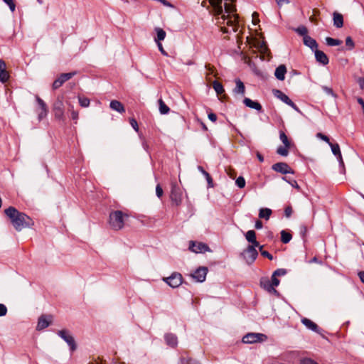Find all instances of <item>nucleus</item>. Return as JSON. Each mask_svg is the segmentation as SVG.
<instances>
[{"label": "nucleus", "instance_id": "obj_38", "mask_svg": "<svg viewBox=\"0 0 364 364\" xmlns=\"http://www.w3.org/2000/svg\"><path fill=\"white\" fill-rule=\"evenodd\" d=\"M279 139H280V140L282 141V142L283 143L284 145H285L287 146H291V144L290 141L289 140L287 136L286 135V134L283 131H280L279 132Z\"/></svg>", "mask_w": 364, "mask_h": 364}, {"label": "nucleus", "instance_id": "obj_33", "mask_svg": "<svg viewBox=\"0 0 364 364\" xmlns=\"http://www.w3.org/2000/svg\"><path fill=\"white\" fill-rule=\"evenodd\" d=\"M155 31L156 32V42L164 41L166 37V32L161 28H156Z\"/></svg>", "mask_w": 364, "mask_h": 364}, {"label": "nucleus", "instance_id": "obj_32", "mask_svg": "<svg viewBox=\"0 0 364 364\" xmlns=\"http://www.w3.org/2000/svg\"><path fill=\"white\" fill-rule=\"evenodd\" d=\"M159 112L161 114H168L170 111L169 107L165 104L162 99L159 100Z\"/></svg>", "mask_w": 364, "mask_h": 364}, {"label": "nucleus", "instance_id": "obj_63", "mask_svg": "<svg viewBox=\"0 0 364 364\" xmlns=\"http://www.w3.org/2000/svg\"><path fill=\"white\" fill-rule=\"evenodd\" d=\"M277 4L279 6H282V5H284V4H288L289 3V1L288 0H276Z\"/></svg>", "mask_w": 364, "mask_h": 364}, {"label": "nucleus", "instance_id": "obj_4", "mask_svg": "<svg viewBox=\"0 0 364 364\" xmlns=\"http://www.w3.org/2000/svg\"><path fill=\"white\" fill-rule=\"evenodd\" d=\"M171 201L177 206L181 205L182 201V191L180 187L176 183H171V190L170 195Z\"/></svg>", "mask_w": 364, "mask_h": 364}, {"label": "nucleus", "instance_id": "obj_64", "mask_svg": "<svg viewBox=\"0 0 364 364\" xmlns=\"http://www.w3.org/2000/svg\"><path fill=\"white\" fill-rule=\"evenodd\" d=\"M360 281L364 284V271H360L358 273Z\"/></svg>", "mask_w": 364, "mask_h": 364}, {"label": "nucleus", "instance_id": "obj_56", "mask_svg": "<svg viewBox=\"0 0 364 364\" xmlns=\"http://www.w3.org/2000/svg\"><path fill=\"white\" fill-rule=\"evenodd\" d=\"M284 214L286 217L289 218L292 214V208L290 206H288L284 210Z\"/></svg>", "mask_w": 364, "mask_h": 364}, {"label": "nucleus", "instance_id": "obj_41", "mask_svg": "<svg viewBox=\"0 0 364 364\" xmlns=\"http://www.w3.org/2000/svg\"><path fill=\"white\" fill-rule=\"evenodd\" d=\"M79 104L82 107H87L90 105V100L87 97H78Z\"/></svg>", "mask_w": 364, "mask_h": 364}, {"label": "nucleus", "instance_id": "obj_45", "mask_svg": "<svg viewBox=\"0 0 364 364\" xmlns=\"http://www.w3.org/2000/svg\"><path fill=\"white\" fill-rule=\"evenodd\" d=\"M3 1L9 6L12 12L15 11L16 5L13 0H3Z\"/></svg>", "mask_w": 364, "mask_h": 364}, {"label": "nucleus", "instance_id": "obj_9", "mask_svg": "<svg viewBox=\"0 0 364 364\" xmlns=\"http://www.w3.org/2000/svg\"><path fill=\"white\" fill-rule=\"evenodd\" d=\"M76 75V72H71L61 74L53 83V89L57 90L61 87L64 82L72 78Z\"/></svg>", "mask_w": 364, "mask_h": 364}, {"label": "nucleus", "instance_id": "obj_40", "mask_svg": "<svg viewBox=\"0 0 364 364\" xmlns=\"http://www.w3.org/2000/svg\"><path fill=\"white\" fill-rule=\"evenodd\" d=\"M36 102H37V103L38 104V105H39V107L41 108V110L48 111V107H47L46 104L45 103V102L41 98H40L39 96L36 95Z\"/></svg>", "mask_w": 364, "mask_h": 364}, {"label": "nucleus", "instance_id": "obj_60", "mask_svg": "<svg viewBox=\"0 0 364 364\" xmlns=\"http://www.w3.org/2000/svg\"><path fill=\"white\" fill-rule=\"evenodd\" d=\"M208 117V119L213 122H215L217 120V116L214 113H209Z\"/></svg>", "mask_w": 364, "mask_h": 364}, {"label": "nucleus", "instance_id": "obj_17", "mask_svg": "<svg viewBox=\"0 0 364 364\" xmlns=\"http://www.w3.org/2000/svg\"><path fill=\"white\" fill-rule=\"evenodd\" d=\"M314 53L317 62L321 63L323 65H326L328 63V58L323 51L316 49L314 50Z\"/></svg>", "mask_w": 364, "mask_h": 364}, {"label": "nucleus", "instance_id": "obj_39", "mask_svg": "<svg viewBox=\"0 0 364 364\" xmlns=\"http://www.w3.org/2000/svg\"><path fill=\"white\" fill-rule=\"evenodd\" d=\"M295 31L300 36H303V38L305 37V36H308V30L306 28V26H299L297 28L295 29Z\"/></svg>", "mask_w": 364, "mask_h": 364}, {"label": "nucleus", "instance_id": "obj_21", "mask_svg": "<svg viewBox=\"0 0 364 364\" xmlns=\"http://www.w3.org/2000/svg\"><path fill=\"white\" fill-rule=\"evenodd\" d=\"M303 42L306 46L310 48L312 50H315L318 48V43L316 40L309 36H305L303 38Z\"/></svg>", "mask_w": 364, "mask_h": 364}, {"label": "nucleus", "instance_id": "obj_22", "mask_svg": "<svg viewBox=\"0 0 364 364\" xmlns=\"http://www.w3.org/2000/svg\"><path fill=\"white\" fill-rule=\"evenodd\" d=\"M287 73V68L284 65H280L278 66L274 72V75L279 80H284L285 78V74Z\"/></svg>", "mask_w": 364, "mask_h": 364}, {"label": "nucleus", "instance_id": "obj_6", "mask_svg": "<svg viewBox=\"0 0 364 364\" xmlns=\"http://www.w3.org/2000/svg\"><path fill=\"white\" fill-rule=\"evenodd\" d=\"M267 339V336L259 333H249L242 338V342L245 343H254L264 341Z\"/></svg>", "mask_w": 364, "mask_h": 364}, {"label": "nucleus", "instance_id": "obj_36", "mask_svg": "<svg viewBox=\"0 0 364 364\" xmlns=\"http://www.w3.org/2000/svg\"><path fill=\"white\" fill-rule=\"evenodd\" d=\"M291 146H287L284 145L283 146H280L277 149V153L282 156H287L289 154V149Z\"/></svg>", "mask_w": 364, "mask_h": 364}, {"label": "nucleus", "instance_id": "obj_37", "mask_svg": "<svg viewBox=\"0 0 364 364\" xmlns=\"http://www.w3.org/2000/svg\"><path fill=\"white\" fill-rule=\"evenodd\" d=\"M213 87L218 95H220L224 92V88L223 85L218 81H214L213 83Z\"/></svg>", "mask_w": 364, "mask_h": 364}, {"label": "nucleus", "instance_id": "obj_24", "mask_svg": "<svg viewBox=\"0 0 364 364\" xmlns=\"http://www.w3.org/2000/svg\"><path fill=\"white\" fill-rule=\"evenodd\" d=\"M236 87L233 90V92L235 95L240 94L244 95L245 92V87L244 83L240 79H235V80Z\"/></svg>", "mask_w": 364, "mask_h": 364}, {"label": "nucleus", "instance_id": "obj_12", "mask_svg": "<svg viewBox=\"0 0 364 364\" xmlns=\"http://www.w3.org/2000/svg\"><path fill=\"white\" fill-rule=\"evenodd\" d=\"M272 168L277 172L281 173L282 174L287 173H294L293 170L289 167V166L284 162H279L274 164Z\"/></svg>", "mask_w": 364, "mask_h": 364}, {"label": "nucleus", "instance_id": "obj_48", "mask_svg": "<svg viewBox=\"0 0 364 364\" xmlns=\"http://www.w3.org/2000/svg\"><path fill=\"white\" fill-rule=\"evenodd\" d=\"M181 364H200L197 360H195L191 358L188 359H182Z\"/></svg>", "mask_w": 364, "mask_h": 364}, {"label": "nucleus", "instance_id": "obj_25", "mask_svg": "<svg viewBox=\"0 0 364 364\" xmlns=\"http://www.w3.org/2000/svg\"><path fill=\"white\" fill-rule=\"evenodd\" d=\"M109 107L112 109L119 113H124L125 112L124 105L118 100H112Z\"/></svg>", "mask_w": 364, "mask_h": 364}, {"label": "nucleus", "instance_id": "obj_23", "mask_svg": "<svg viewBox=\"0 0 364 364\" xmlns=\"http://www.w3.org/2000/svg\"><path fill=\"white\" fill-rule=\"evenodd\" d=\"M246 240L252 243V245L259 247V243L256 240V233L254 230H248L245 234Z\"/></svg>", "mask_w": 364, "mask_h": 364}, {"label": "nucleus", "instance_id": "obj_13", "mask_svg": "<svg viewBox=\"0 0 364 364\" xmlns=\"http://www.w3.org/2000/svg\"><path fill=\"white\" fill-rule=\"evenodd\" d=\"M208 269L204 267L198 268L192 274L191 277L198 282H203L205 280Z\"/></svg>", "mask_w": 364, "mask_h": 364}, {"label": "nucleus", "instance_id": "obj_18", "mask_svg": "<svg viewBox=\"0 0 364 364\" xmlns=\"http://www.w3.org/2000/svg\"><path fill=\"white\" fill-rule=\"evenodd\" d=\"M209 2L213 6L215 16H218L223 14V0H209Z\"/></svg>", "mask_w": 364, "mask_h": 364}, {"label": "nucleus", "instance_id": "obj_43", "mask_svg": "<svg viewBox=\"0 0 364 364\" xmlns=\"http://www.w3.org/2000/svg\"><path fill=\"white\" fill-rule=\"evenodd\" d=\"M282 179L284 181H287V183H289L292 187L295 188L298 191L301 190V188L299 186V184L297 183L296 181H295V180L288 181L286 177H283Z\"/></svg>", "mask_w": 364, "mask_h": 364}, {"label": "nucleus", "instance_id": "obj_57", "mask_svg": "<svg viewBox=\"0 0 364 364\" xmlns=\"http://www.w3.org/2000/svg\"><path fill=\"white\" fill-rule=\"evenodd\" d=\"M48 113V111L41 110V112L38 114V119L40 121L42 120L43 118H45L47 116Z\"/></svg>", "mask_w": 364, "mask_h": 364}, {"label": "nucleus", "instance_id": "obj_27", "mask_svg": "<svg viewBox=\"0 0 364 364\" xmlns=\"http://www.w3.org/2000/svg\"><path fill=\"white\" fill-rule=\"evenodd\" d=\"M333 25H334V26H336V28H338L343 27V17L342 14H341L338 12L333 13Z\"/></svg>", "mask_w": 364, "mask_h": 364}, {"label": "nucleus", "instance_id": "obj_62", "mask_svg": "<svg viewBox=\"0 0 364 364\" xmlns=\"http://www.w3.org/2000/svg\"><path fill=\"white\" fill-rule=\"evenodd\" d=\"M255 227L256 229H262L263 227L262 223L260 220H257L255 222Z\"/></svg>", "mask_w": 364, "mask_h": 364}, {"label": "nucleus", "instance_id": "obj_58", "mask_svg": "<svg viewBox=\"0 0 364 364\" xmlns=\"http://www.w3.org/2000/svg\"><path fill=\"white\" fill-rule=\"evenodd\" d=\"M70 113H71L72 119L77 121L78 119V112L75 109H72V112H70Z\"/></svg>", "mask_w": 364, "mask_h": 364}, {"label": "nucleus", "instance_id": "obj_8", "mask_svg": "<svg viewBox=\"0 0 364 364\" xmlns=\"http://www.w3.org/2000/svg\"><path fill=\"white\" fill-rule=\"evenodd\" d=\"M274 95L282 100L285 104L288 105L291 107H292L294 110H296L298 112H300V109L299 107L296 105L294 102H292L291 100L289 99V97L284 94L283 92H282L279 90H273Z\"/></svg>", "mask_w": 364, "mask_h": 364}, {"label": "nucleus", "instance_id": "obj_55", "mask_svg": "<svg viewBox=\"0 0 364 364\" xmlns=\"http://www.w3.org/2000/svg\"><path fill=\"white\" fill-rule=\"evenodd\" d=\"M261 255L264 257H267L270 260L273 259V256L266 250L261 251Z\"/></svg>", "mask_w": 364, "mask_h": 364}, {"label": "nucleus", "instance_id": "obj_47", "mask_svg": "<svg viewBox=\"0 0 364 364\" xmlns=\"http://www.w3.org/2000/svg\"><path fill=\"white\" fill-rule=\"evenodd\" d=\"M346 45L349 48L350 50H352L354 48V43L351 37L348 36L346 38Z\"/></svg>", "mask_w": 364, "mask_h": 364}, {"label": "nucleus", "instance_id": "obj_10", "mask_svg": "<svg viewBox=\"0 0 364 364\" xmlns=\"http://www.w3.org/2000/svg\"><path fill=\"white\" fill-rule=\"evenodd\" d=\"M58 335L63 338L70 346L71 350L76 348L75 342L73 336L66 330H61L58 332Z\"/></svg>", "mask_w": 364, "mask_h": 364}, {"label": "nucleus", "instance_id": "obj_31", "mask_svg": "<svg viewBox=\"0 0 364 364\" xmlns=\"http://www.w3.org/2000/svg\"><path fill=\"white\" fill-rule=\"evenodd\" d=\"M272 210L269 208H261L259 210V217L260 218H264L266 220H269L271 214H272Z\"/></svg>", "mask_w": 364, "mask_h": 364}, {"label": "nucleus", "instance_id": "obj_5", "mask_svg": "<svg viewBox=\"0 0 364 364\" xmlns=\"http://www.w3.org/2000/svg\"><path fill=\"white\" fill-rule=\"evenodd\" d=\"M163 281L171 287L176 288L182 284L183 277L180 273L173 272L170 277L163 278Z\"/></svg>", "mask_w": 364, "mask_h": 364}, {"label": "nucleus", "instance_id": "obj_35", "mask_svg": "<svg viewBox=\"0 0 364 364\" xmlns=\"http://www.w3.org/2000/svg\"><path fill=\"white\" fill-rule=\"evenodd\" d=\"M291 235L286 230L281 231V240L283 243L287 244L291 240Z\"/></svg>", "mask_w": 364, "mask_h": 364}, {"label": "nucleus", "instance_id": "obj_16", "mask_svg": "<svg viewBox=\"0 0 364 364\" xmlns=\"http://www.w3.org/2000/svg\"><path fill=\"white\" fill-rule=\"evenodd\" d=\"M9 74L6 69V63L3 60H0V82L4 83L8 81Z\"/></svg>", "mask_w": 364, "mask_h": 364}, {"label": "nucleus", "instance_id": "obj_19", "mask_svg": "<svg viewBox=\"0 0 364 364\" xmlns=\"http://www.w3.org/2000/svg\"><path fill=\"white\" fill-rule=\"evenodd\" d=\"M50 323V321H49L47 318V316L42 315L39 318L37 323L36 329L38 331L43 330L47 328Z\"/></svg>", "mask_w": 364, "mask_h": 364}, {"label": "nucleus", "instance_id": "obj_53", "mask_svg": "<svg viewBox=\"0 0 364 364\" xmlns=\"http://www.w3.org/2000/svg\"><path fill=\"white\" fill-rule=\"evenodd\" d=\"M163 193L164 192L160 184H158L156 187V194L157 197L160 198L163 196Z\"/></svg>", "mask_w": 364, "mask_h": 364}, {"label": "nucleus", "instance_id": "obj_54", "mask_svg": "<svg viewBox=\"0 0 364 364\" xmlns=\"http://www.w3.org/2000/svg\"><path fill=\"white\" fill-rule=\"evenodd\" d=\"M301 364H318V363L310 358H304V359L301 360Z\"/></svg>", "mask_w": 364, "mask_h": 364}, {"label": "nucleus", "instance_id": "obj_59", "mask_svg": "<svg viewBox=\"0 0 364 364\" xmlns=\"http://www.w3.org/2000/svg\"><path fill=\"white\" fill-rule=\"evenodd\" d=\"M159 50L164 55H167V53L164 50L162 44L160 42H156Z\"/></svg>", "mask_w": 364, "mask_h": 364}, {"label": "nucleus", "instance_id": "obj_3", "mask_svg": "<svg viewBox=\"0 0 364 364\" xmlns=\"http://www.w3.org/2000/svg\"><path fill=\"white\" fill-rule=\"evenodd\" d=\"M121 210H114L109 213V226L113 230H122L124 226L125 218H127Z\"/></svg>", "mask_w": 364, "mask_h": 364}, {"label": "nucleus", "instance_id": "obj_49", "mask_svg": "<svg viewBox=\"0 0 364 364\" xmlns=\"http://www.w3.org/2000/svg\"><path fill=\"white\" fill-rule=\"evenodd\" d=\"M130 124L132 127V128L136 131H139V126L136 120L134 118L130 119L129 120Z\"/></svg>", "mask_w": 364, "mask_h": 364}, {"label": "nucleus", "instance_id": "obj_14", "mask_svg": "<svg viewBox=\"0 0 364 364\" xmlns=\"http://www.w3.org/2000/svg\"><path fill=\"white\" fill-rule=\"evenodd\" d=\"M64 105L60 100H58L53 105V111L56 118L63 119L64 118Z\"/></svg>", "mask_w": 364, "mask_h": 364}, {"label": "nucleus", "instance_id": "obj_28", "mask_svg": "<svg viewBox=\"0 0 364 364\" xmlns=\"http://www.w3.org/2000/svg\"><path fill=\"white\" fill-rule=\"evenodd\" d=\"M165 339H166V343L168 346H170L171 347H175L177 346L178 339H177L176 336H175L174 334H172V333L166 334L165 336Z\"/></svg>", "mask_w": 364, "mask_h": 364}, {"label": "nucleus", "instance_id": "obj_61", "mask_svg": "<svg viewBox=\"0 0 364 364\" xmlns=\"http://www.w3.org/2000/svg\"><path fill=\"white\" fill-rule=\"evenodd\" d=\"M252 22L254 24H256L257 21H259V19H258V14L256 13V12H254L252 14Z\"/></svg>", "mask_w": 364, "mask_h": 364}, {"label": "nucleus", "instance_id": "obj_30", "mask_svg": "<svg viewBox=\"0 0 364 364\" xmlns=\"http://www.w3.org/2000/svg\"><path fill=\"white\" fill-rule=\"evenodd\" d=\"M198 170L205 177L207 182L208 183V186L213 187V180L210 174L205 170H204V168L200 166H198Z\"/></svg>", "mask_w": 364, "mask_h": 364}, {"label": "nucleus", "instance_id": "obj_50", "mask_svg": "<svg viewBox=\"0 0 364 364\" xmlns=\"http://www.w3.org/2000/svg\"><path fill=\"white\" fill-rule=\"evenodd\" d=\"M7 311L8 310L6 306L3 304H0V316L1 317L6 316Z\"/></svg>", "mask_w": 364, "mask_h": 364}, {"label": "nucleus", "instance_id": "obj_51", "mask_svg": "<svg viewBox=\"0 0 364 364\" xmlns=\"http://www.w3.org/2000/svg\"><path fill=\"white\" fill-rule=\"evenodd\" d=\"M316 136L318 138L321 139V140L326 141V143H328V144H330V142H331L329 140V138L327 136L323 134L322 133H320V132L317 133Z\"/></svg>", "mask_w": 364, "mask_h": 364}, {"label": "nucleus", "instance_id": "obj_34", "mask_svg": "<svg viewBox=\"0 0 364 364\" xmlns=\"http://www.w3.org/2000/svg\"><path fill=\"white\" fill-rule=\"evenodd\" d=\"M326 43L328 46H337L342 44V41L331 37L326 38Z\"/></svg>", "mask_w": 364, "mask_h": 364}, {"label": "nucleus", "instance_id": "obj_29", "mask_svg": "<svg viewBox=\"0 0 364 364\" xmlns=\"http://www.w3.org/2000/svg\"><path fill=\"white\" fill-rule=\"evenodd\" d=\"M279 284V280L277 279V277L274 276L272 274V278H271V282L268 284V287H267V289L269 292H276L274 287H277Z\"/></svg>", "mask_w": 364, "mask_h": 364}, {"label": "nucleus", "instance_id": "obj_52", "mask_svg": "<svg viewBox=\"0 0 364 364\" xmlns=\"http://www.w3.org/2000/svg\"><path fill=\"white\" fill-rule=\"evenodd\" d=\"M225 11L226 13L230 15V13L233 12L235 11V8L233 6H231L227 3L225 4Z\"/></svg>", "mask_w": 364, "mask_h": 364}, {"label": "nucleus", "instance_id": "obj_20", "mask_svg": "<svg viewBox=\"0 0 364 364\" xmlns=\"http://www.w3.org/2000/svg\"><path fill=\"white\" fill-rule=\"evenodd\" d=\"M243 103L245 106L256 109L257 111L262 110V105L257 101H253L250 98L245 97L243 100Z\"/></svg>", "mask_w": 364, "mask_h": 364}, {"label": "nucleus", "instance_id": "obj_26", "mask_svg": "<svg viewBox=\"0 0 364 364\" xmlns=\"http://www.w3.org/2000/svg\"><path fill=\"white\" fill-rule=\"evenodd\" d=\"M301 323L309 329L314 331V332H318V326L313 322L311 320L304 318L301 319Z\"/></svg>", "mask_w": 364, "mask_h": 364}, {"label": "nucleus", "instance_id": "obj_42", "mask_svg": "<svg viewBox=\"0 0 364 364\" xmlns=\"http://www.w3.org/2000/svg\"><path fill=\"white\" fill-rule=\"evenodd\" d=\"M235 183L240 188H244L245 186V180L244 177L239 176L238 178H237Z\"/></svg>", "mask_w": 364, "mask_h": 364}, {"label": "nucleus", "instance_id": "obj_15", "mask_svg": "<svg viewBox=\"0 0 364 364\" xmlns=\"http://www.w3.org/2000/svg\"><path fill=\"white\" fill-rule=\"evenodd\" d=\"M328 145L330 146V147L331 149L332 153L337 157L340 165L343 166L344 163L343 161V158H342L339 145L338 144H333L331 142H330V144H328Z\"/></svg>", "mask_w": 364, "mask_h": 364}, {"label": "nucleus", "instance_id": "obj_2", "mask_svg": "<svg viewBox=\"0 0 364 364\" xmlns=\"http://www.w3.org/2000/svg\"><path fill=\"white\" fill-rule=\"evenodd\" d=\"M217 23L220 25V30L225 33L236 32L238 29V23L235 15H222L220 17L217 18Z\"/></svg>", "mask_w": 364, "mask_h": 364}, {"label": "nucleus", "instance_id": "obj_1", "mask_svg": "<svg viewBox=\"0 0 364 364\" xmlns=\"http://www.w3.org/2000/svg\"><path fill=\"white\" fill-rule=\"evenodd\" d=\"M4 213L9 218L11 224L17 231L33 225V221L24 213L18 211L14 207L10 206L5 209Z\"/></svg>", "mask_w": 364, "mask_h": 364}, {"label": "nucleus", "instance_id": "obj_11", "mask_svg": "<svg viewBox=\"0 0 364 364\" xmlns=\"http://www.w3.org/2000/svg\"><path fill=\"white\" fill-rule=\"evenodd\" d=\"M189 250L195 253H202L210 250L207 245L202 242L197 243L193 241L190 242Z\"/></svg>", "mask_w": 364, "mask_h": 364}, {"label": "nucleus", "instance_id": "obj_44", "mask_svg": "<svg viewBox=\"0 0 364 364\" xmlns=\"http://www.w3.org/2000/svg\"><path fill=\"white\" fill-rule=\"evenodd\" d=\"M322 90L328 95H331L333 97L336 98L337 95L334 93L333 90L328 87L323 86Z\"/></svg>", "mask_w": 364, "mask_h": 364}, {"label": "nucleus", "instance_id": "obj_7", "mask_svg": "<svg viewBox=\"0 0 364 364\" xmlns=\"http://www.w3.org/2000/svg\"><path fill=\"white\" fill-rule=\"evenodd\" d=\"M256 247L257 246L249 245L243 252L242 255L247 263L252 264L257 259L258 252L255 249Z\"/></svg>", "mask_w": 364, "mask_h": 364}, {"label": "nucleus", "instance_id": "obj_46", "mask_svg": "<svg viewBox=\"0 0 364 364\" xmlns=\"http://www.w3.org/2000/svg\"><path fill=\"white\" fill-rule=\"evenodd\" d=\"M287 270L285 269H277L273 272L274 276L280 277L284 276L287 274Z\"/></svg>", "mask_w": 364, "mask_h": 364}]
</instances>
